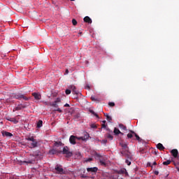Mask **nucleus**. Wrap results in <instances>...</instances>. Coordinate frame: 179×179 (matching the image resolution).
I'll use <instances>...</instances> for the list:
<instances>
[{
    "label": "nucleus",
    "mask_w": 179,
    "mask_h": 179,
    "mask_svg": "<svg viewBox=\"0 0 179 179\" xmlns=\"http://www.w3.org/2000/svg\"><path fill=\"white\" fill-rule=\"evenodd\" d=\"M91 128H93L94 129H96L97 125L96 124H92L90 125Z\"/></svg>",
    "instance_id": "32"
},
{
    "label": "nucleus",
    "mask_w": 179,
    "mask_h": 179,
    "mask_svg": "<svg viewBox=\"0 0 179 179\" xmlns=\"http://www.w3.org/2000/svg\"><path fill=\"white\" fill-rule=\"evenodd\" d=\"M106 120H103L102 122H103V124H106Z\"/></svg>",
    "instance_id": "51"
},
{
    "label": "nucleus",
    "mask_w": 179,
    "mask_h": 179,
    "mask_svg": "<svg viewBox=\"0 0 179 179\" xmlns=\"http://www.w3.org/2000/svg\"><path fill=\"white\" fill-rule=\"evenodd\" d=\"M69 73V69H66V73H64V75H68Z\"/></svg>",
    "instance_id": "45"
},
{
    "label": "nucleus",
    "mask_w": 179,
    "mask_h": 179,
    "mask_svg": "<svg viewBox=\"0 0 179 179\" xmlns=\"http://www.w3.org/2000/svg\"><path fill=\"white\" fill-rule=\"evenodd\" d=\"M61 101V99L59 98H58L55 101V103H59Z\"/></svg>",
    "instance_id": "42"
},
{
    "label": "nucleus",
    "mask_w": 179,
    "mask_h": 179,
    "mask_svg": "<svg viewBox=\"0 0 179 179\" xmlns=\"http://www.w3.org/2000/svg\"><path fill=\"white\" fill-rule=\"evenodd\" d=\"M55 170L57 171V173L58 174H65L66 171H64L63 168L60 165H57L55 166Z\"/></svg>",
    "instance_id": "7"
},
{
    "label": "nucleus",
    "mask_w": 179,
    "mask_h": 179,
    "mask_svg": "<svg viewBox=\"0 0 179 179\" xmlns=\"http://www.w3.org/2000/svg\"><path fill=\"white\" fill-rule=\"evenodd\" d=\"M51 106H54L55 108H58V105H57V103L55 102L54 103H50V104Z\"/></svg>",
    "instance_id": "33"
},
{
    "label": "nucleus",
    "mask_w": 179,
    "mask_h": 179,
    "mask_svg": "<svg viewBox=\"0 0 179 179\" xmlns=\"http://www.w3.org/2000/svg\"><path fill=\"white\" fill-rule=\"evenodd\" d=\"M70 106H69V104H68V103H66V104H64V107H69Z\"/></svg>",
    "instance_id": "49"
},
{
    "label": "nucleus",
    "mask_w": 179,
    "mask_h": 179,
    "mask_svg": "<svg viewBox=\"0 0 179 179\" xmlns=\"http://www.w3.org/2000/svg\"><path fill=\"white\" fill-rule=\"evenodd\" d=\"M85 89L90 90V87L89 85H86Z\"/></svg>",
    "instance_id": "48"
},
{
    "label": "nucleus",
    "mask_w": 179,
    "mask_h": 179,
    "mask_svg": "<svg viewBox=\"0 0 179 179\" xmlns=\"http://www.w3.org/2000/svg\"><path fill=\"white\" fill-rule=\"evenodd\" d=\"M61 153V152H62V151H57V150H55V149H51V150H50V151H49V153L50 154V155H55V154H57V153Z\"/></svg>",
    "instance_id": "16"
},
{
    "label": "nucleus",
    "mask_w": 179,
    "mask_h": 179,
    "mask_svg": "<svg viewBox=\"0 0 179 179\" xmlns=\"http://www.w3.org/2000/svg\"><path fill=\"white\" fill-rule=\"evenodd\" d=\"M25 140L28 141L27 144L29 148L32 149L38 147V142L36 139H34V136L25 138Z\"/></svg>",
    "instance_id": "2"
},
{
    "label": "nucleus",
    "mask_w": 179,
    "mask_h": 179,
    "mask_svg": "<svg viewBox=\"0 0 179 179\" xmlns=\"http://www.w3.org/2000/svg\"><path fill=\"white\" fill-rule=\"evenodd\" d=\"M102 128H105V129L106 128V124H102Z\"/></svg>",
    "instance_id": "47"
},
{
    "label": "nucleus",
    "mask_w": 179,
    "mask_h": 179,
    "mask_svg": "<svg viewBox=\"0 0 179 179\" xmlns=\"http://www.w3.org/2000/svg\"><path fill=\"white\" fill-rule=\"evenodd\" d=\"M155 155H157V151H155Z\"/></svg>",
    "instance_id": "52"
},
{
    "label": "nucleus",
    "mask_w": 179,
    "mask_h": 179,
    "mask_svg": "<svg viewBox=\"0 0 179 179\" xmlns=\"http://www.w3.org/2000/svg\"><path fill=\"white\" fill-rule=\"evenodd\" d=\"M71 1H75V0H71Z\"/></svg>",
    "instance_id": "56"
},
{
    "label": "nucleus",
    "mask_w": 179,
    "mask_h": 179,
    "mask_svg": "<svg viewBox=\"0 0 179 179\" xmlns=\"http://www.w3.org/2000/svg\"><path fill=\"white\" fill-rule=\"evenodd\" d=\"M95 157H97V158H101V156L100 155V154L97 153V152H95L94 154Z\"/></svg>",
    "instance_id": "38"
},
{
    "label": "nucleus",
    "mask_w": 179,
    "mask_h": 179,
    "mask_svg": "<svg viewBox=\"0 0 179 179\" xmlns=\"http://www.w3.org/2000/svg\"><path fill=\"white\" fill-rule=\"evenodd\" d=\"M138 152H140V154L141 155H143L147 152L146 149L142 148H140V150H138Z\"/></svg>",
    "instance_id": "20"
},
{
    "label": "nucleus",
    "mask_w": 179,
    "mask_h": 179,
    "mask_svg": "<svg viewBox=\"0 0 179 179\" xmlns=\"http://www.w3.org/2000/svg\"><path fill=\"white\" fill-rule=\"evenodd\" d=\"M62 145H63V143L61 141H59V142L55 141V147H60V146H62Z\"/></svg>",
    "instance_id": "21"
},
{
    "label": "nucleus",
    "mask_w": 179,
    "mask_h": 179,
    "mask_svg": "<svg viewBox=\"0 0 179 179\" xmlns=\"http://www.w3.org/2000/svg\"><path fill=\"white\" fill-rule=\"evenodd\" d=\"M71 22H72V24H73V26H76V25L78 24V22H77L76 20H75V19H73Z\"/></svg>",
    "instance_id": "30"
},
{
    "label": "nucleus",
    "mask_w": 179,
    "mask_h": 179,
    "mask_svg": "<svg viewBox=\"0 0 179 179\" xmlns=\"http://www.w3.org/2000/svg\"><path fill=\"white\" fill-rule=\"evenodd\" d=\"M113 133L115 134V135H119V134H121V135H124L123 133H122L118 129H117L116 127L114 129V131H113Z\"/></svg>",
    "instance_id": "17"
},
{
    "label": "nucleus",
    "mask_w": 179,
    "mask_h": 179,
    "mask_svg": "<svg viewBox=\"0 0 179 179\" xmlns=\"http://www.w3.org/2000/svg\"><path fill=\"white\" fill-rule=\"evenodd\" d=\"M99 162L101 165L106 166V162H104V161H103L102 159H99Z\"/></svg>",
    "instance_id": "34"
},
{
    "label": "nucleus",
    "mask_w": 179,
    "mask_h": 179,
    "mask_svg": "<svg viewBox=\"0 0 179 179\" xmlns=\"http://www.w3.org/2000/svg\"><path fill=\"white\" fill-rule=\"evenodd\" d=\"M10 98L11 99H19V100H21V99H24L25 101H29V98L23 95V94H13L12 96H10Z\"/></svg>",
    "instance_id": "3"
},
{
    "label": "nucleus",
    "mask_w": 179,
    "mask_h": 179,
    "mask_svg": "<svg viewBox=\"0 0 179 179\" xmlns=\"http://www.w3.org/2000/svg\"><path fill=\"white\" fill-rule=\"evenodd\" d=\"M106 129H107V131H108V130H109V129H108V128H107Z\"/></svg>",
    "instance_id": "57"
},
{
    "label": "nucleus",
    "mask_w": 179,
    "mask_h": 179,
    "mask_svg": "<svg viewBox=\"0 0 179 179\" xmlns=\"http://www.w3.org/2000/svg\"><path fill=\"white\" fill-rule=\"evenodd\" d=\"M106 119L107 120L110 122L112 120V117L110 116H109L108 115H106Z\"/></svg>",
    "instance_id": "31"
},
{
    "label": "nucleus",
    "mask_w": 179,
    "mask_h": 179,
    "mask_svg": "<svg viewBox=\"0 0 179 179\" xmlns=\"http://www.w3.org/2000/svg\"><path fill=\"white\" fill-rule=\"evenodd\" d=\"M42 126H43V121L39 120L37 123V128H41Z\"/></svg>",
    "instance_id": "25"
},
{
    "label": "nucleus",
    "mask_w": 179,
    "mask_h": 179,
    "mask_svg": "<svg viewBox=\"0 0 179 179\" xmlns=\"http://www.w3.org/2000/svg\"><path fill=\"white\" fill-rule=\"evenodd\" d=\"M127 137H128V138H132L133 137H134V135L132 134H127Z\"/></svg>",
    "instance_id": "35"
},
{
    "label": "nucleus",
    "mask_w": 179,
    "mask_h": 179,
    "mask_svg": "<svg viewBox=\"0 0 179 179\" xmlns=\"http://www.w3.org/2000/svg\"><path fill=\"white\" fill-rule=\"evenodd\" d=\"M119 127H120V129H124V131H127V127L124 126V124H119Z\"/></svg>",
    "instance_id": "22"
},
{
    "label": "nucleus",
    "mask_w": 179,
    "mask_h": 179,
    "mask_svg": "<svg viewBox=\"0 0 179 179\" xmlns=\"http://www.w3.org/2000/svg\"><path fill=\"white\" fill-rule=\"evenodd\" d=\"M92 161H93V158L89 157V158L85 159L84 160V162L88 163V162H91Z\"/></svg>",
    "instance_id": "27"
},
{
    "label": "nucleus",
    "mask_w": 179,
    "mask_h": 179,
    "mask_svg": "<svg viewBox=\"0 0 179 179\" xmlns=\"http://www.w3.org/2000/svg\"><path fill=\"white\" fill-rule=\"evenodd\" d=\"M22 105H19L13 109V111L20 110H22Z\"/></svg>",
    "instance_id": "26"
},
{
    "label": "nucleus",
    "mask_w": 179,
    "mask_h": 179,
    "mask_svg": "<svg viewBox=\"0 0 179 179\" xmlns=\"http://www.w3.org/2000/svg\"><path fill=\"white\" fill-rule=\"evenodd\" d=\"M122 179H123V178H122Z\"/></svg>",
    "instance_id": "58"
},
{
    "label": "nucleus",
    "mask_w": 179,
    "mask_h": 179,
    "mask_svg": "<svg viewBox=\"0 0 179 179\" xmlns=\"http://www.w3.org/2000/svg\"><path fill=\"white\" fill-rule=\"evenodd\" d=\"M131 133L133 135L135 136V137H136L137 141H138V142H142V141H143L142 138H141L140 136H139L136 132H134V131H131Z\"/></svg>",
    "instance_id": "13"
},
{
    "label": "nucleus",
    "mask_w": 179,
    "mask_h": 179,
    "mask_svg": "<svg viewBox=\"0 0 179 179\" xmlns=\"http://www.w3.org/2000/svg\"><path fill=\"white\" fill-rule=\"evenodd\" d=\"M125 162L126 164H127L128 166H130L131 164V161H129V159H126Z\"/></svg>",
    "instance_id": "36"
},
{
    "label": "nucleus",
    "mask_w": 179,
    "mask_h": 179,
    "mask_svg": "<svg viewBox=\"0 0 179 179\" xmlns=\"http://www.w3.org/2000/svg\"><path fill=\"white\" fill-rule=\"evenodd\" d=\"M69 88L72 91V92L76 95L74 98H78L77 95L80 94L79 91L77 90L75 85H70Z\"/></svg>",
    "instance_id": "6"
},
{
    "label": "nucleus",
    "mask_w": 179,
    "mask_h": 179,
    "mask_svg": "<svg viewBox=\"0 0 179 179\" xmlns=\"http://www.w3.org/2000/svg\"><path fill=\"white\" fill-rule=\"evenodd\" d=\"M89 138L90 134L88 133H85L83 136L78 137V141L82 140L83 141H86Z\"/></svg>",
    "instance_id": "9"
},
{
    "label": "nucleus",
    "mask_w": 179,
    "mask_h": 179,
    "mask_svg": "<svg viewBox=\"0 0 179 179\" xmlns=\"http://www.w3.org/2000/svg\"><path fill=\"white\" fill-rule=\"evenodd\" d=\"M55 111H58L59 113H62V110L60 108H57V110H55Z\"/></svg>",
    "instance_id": "46"
},
{
    "label": "nucleus",
    "mask_w": 179,
    "mask_h": 179,
    "mask_svg": "<svg viewBox=\"0 0 179 179\" xmlns=\"http://www.w3.org/2000/svg\"><path fill=\"white\" fill-rule=\"evenodd\" d=\"M106 115H108L107 113H104V115L106 117Z\"/></svg>",
    "instance_id": "55"
},
{
    "label": "nucleus",
    "mask_w": 179,
    "mask_h": 179,
    "mask_svg": "<svg viewBox=\"0 0 179 179\" xmlns=\"http://www.w3.org/2000/svg\"><path fill=\"white\" fill-rule=\"evenodd\" d=\"M119 176L117 174L112 175L111 178L112 179H118Z\"/></svg>",
    "instance_id": "29"
},
{
    "label": "nucleus",
    "mask_w": 179,
    "mask_h": 179,
    "mask_svg": "<svg viewBox=\"0 0 179 179\" xmlns=\"http://www.w3.org/2000/svg\"><path fill=\"white\" fill-rule=\"evenodd\" d=\"M171 155H173V157L174 158H177L178 157V150L177 149H173L171 151Z\"/></svg>",
    "instance_id": "11"
},
{
    "label": "nucleus",
    "mask_w": 179,
    "mask_h": 179,
    "mask_svg": "<svg viewBox=\"0 0 179 179\" xmlns=\"http://www.w3.org/2000/svg\"><path fill=\"white\" fill-rule=\"evenodd\" d=\"M10 101L8 99L6 100V102H9Z\"/></svg>",
    "instance_id": "53"
},
{
    "label": "nucleus",
    "mask_w": 179,
    "mask_h": 179,
    "mask_svg": "<svg viewBox=\"0 0 179 179\" xmlns=\"http://www.w3.org/2000/svg\"><path fill=\"white\" fill-rule=\"evenodd\" d=\"M44 103H45V105H48V103H47V102H45Z\"/></svg>",
    "instance_id": "54"
},
{
    "label": "nucleus",
    "mask_w": 179,
    "mask_h": 179,
    "mask_svg": "<svg viewBox=\"0 0 179 179\" xmlns=\"http://www.w3.org/2000/svg\"><path fill=\"white\" fill-rule=\"evenodd\" d=\"M120 145L122 148V150L120 151L122 156L131 159V156L129 151L128 144L124 141H121Z\"/></svg>",
    "instance_id": "1"
},
{
    "label": "nucleus",
    "mask_w": 179,
    "mask_h": 179,
    "mask_svg": "<svg viewBox=\"0 0 179 179\" xmlns=\"http://www.w3.org/2000/svg\"><path fill=\"white\" fill-rule=\"evenodd\" d=\"M1 135L3 137L6 138H11L13 136V134L12 133L6 131H1Z\"/></svg>",
    "instance_id": "8"
},
{
    "label": "nucleus",
    "mask_w": 179,
    "mask_h": 179,
    "mask_svg": "<svg viewBox=\"0 0 179 179\" xmlns=\"http://www.w3.org/2000/svg\"><path fill=\"white\" fill-rule=\"evenodd\" d=\"M63 155H67V157H71L73 155V153L69 151V149L68 148V146H64V148H63Z\"/></svg>",
    "instance_id": "5"
},
{
    "label": "nucleus",
    "mask_w": 179,
    "mask_h": 179,
    "mask_svg": "<svg viewBox=\"0 0 179 179\" xmlns=\"http://www.w3.org/2000/svg\"><path fill=\"white\" fill-rule=\"evenodd\" d=\"M71 93V90H66V94L69 95Z\"/></svg>",
    "instance_id": "37"
},
{
    "label": "nucleus",
    "mask_w": 179,
    "mask_h": 179,
    "mask_svg": "<svg viewBox=\"0 0 179 179\" xmlns=\"http://www.w3.org/2000/svg\"><path fill=\"white\" fill-rule=\"evenodd\" d=\"M105 138L112 141L113 139V136L110 134H106Z\"/></svg>",
    "instance_id": "18"
},
{
    "label": "nucleus",
    "mask_w": 179,
    "mask_h": 179,
    "mask_svg": "<svg viewBox=\"0 0 179 179\" xmlns=\"http://www.w3.org/2000/svg\"><path fill=\"white\" fill-rule=\"evenodd\" d=\"M171 164V160L168 159V160H166V161H164L162 164H163L164 166H169V165Z\"/></svg>",
    "instance_id": "19"
},
{
    "label": "nucleus",
    "mask_w": 179,
    "mask_h": 179,
    "mask_svg": "<svg viewBox=\"0 0 179 179\" xmlns=\"http://www.w3.org/2000/svg\"><path fill=\"white\" fill-rule=\"evenodd\" d=\"M83 20H84L85 22H87L88 24H92V20L88 16L85 17Z\"/></svg>",
    "instance_id": "15"
},
{
    "label": "nucleus",
    "mask_w": 179,
    "mask_h": 179,
    "mask_svg": "<svg viewBox=\"0 0 179 179\" xmlns=\"http://www.w3.org/2000/svg\"><path fill=\"white\" fill-rule=\"evenodd\" d=\"M153 165L156 166L157 165V162H153Z\"/></svg>",
    "instance_id": "50"
},
{
    "label": "nucleus",
    "mask_w": 179,
    "mask_h": 179,
    "mask_svg": "<svg viewBox=\"0 0 179 179\" xmlns=\"http://www.w3.org/2000/svg\"><path fill=\"white\" fill-rule=\"evenodd\" d=\"M91 99H92V101H97V99H95L94 96H92V97H91Z\"/></svg>",
    "instance_id": "43"
},
{
    "label": "nucleus",
    "mask_w": 179,
    "mask_h": 179,
    "mask_svg": "<svg viewBox=\"0 0 179 179\" xmlns=\"http://www.w3.org/2000/svg\"><path fill=\"white\" fill-rule=\"evenodd\" d=\"M90 113L94 115L96 117L99 118V115L97 113H96L94 110H90Z\"/></svg>",
    "instance_id": "28"
},
{
    "label": "nucleus",
    "mask_w": 179,
    "mask_h": 179,
    "mask_svg": "<svg viewBox=\"0 0 179 179\" xmlns=\"http://www.w3.org/2000/svg\"><path fill=\"white\" fill-rule=\"evenodd\" d=\"M78 138L79 137H77L76 136L74 135H71L69 137V143L73 145H76V140H79Z\"/></svg>",
    "instance_id": "4"
},
{
    "label": "nucleus",
    "mask_w": 179,
    "mask_h": 179,
    "mask_svg": "<svg viewBox=\"0 0 179 179\" xmlns=\"http://www.w3.org/2000/svg\"><path fill=\"white\" fill-rule=\"evenodd\" d=\"M118 174H124L126 173V175H128V173L127 172V171L125 169L124 170H120L117 172Z\"/></svg>",
    "instance_id": "23"
},
{
    "label": "nucleus",
    "mask_w": 179,
    "mask_h": 179,
    "mask_svg": "<svg viewBox=\"0 0 179 179\" xmlns=\"http://www.w3.org/2000/svg\"><path fill=\"white\" fill-rule=\"evenodd\" d=\"M24 163H27V164H31L32 163V162H31V160H29V161H24Z\"/></svg>",
    "instance_id": "40"
},
{
    "label": "nucleus",
    "mask_w": 179,
    "mask_h": 179,
    "mask_svg": "<svg viewBox=\"0 0 179 179\" xmlns=\"http://www.w3.org/2000/svg\"><path fill=\"white\" fill-rule=\"evenodd\" d=\"M32 96L34 97V99L37 101L41 99V95L39 93H32Z\"/></svg>",
    "instance_id": "12"
},
{
    "label": "nucleus",
    "mask_w": 179,
    "mask_h": 179,
    "mask_svg": "<svg viewBox=\"0 0 179 179\" xmlns=\"http://www.w3.org/2000/svg\"><path fill=\"white\" fill-rule=\"evenodd\" d=\"M8 120H10V121H11V122H14V124H18V120H17V119H15V118H10V119H8Z\"/></svg>",
    "instance_id": "24"
},
{
    "label": "nucleus",
    "mask_w": 179,
    "mask_h": 179,
    "mask_svg": "<svg viewBox=\"0 0 179 179\" xmlns=\"http://www.w3.org/2000/svg\"><path fill=\"white\" fill-rule=\"evenodd\" d=\"M159 171H155V172H154V174L155 175H156V176H158L159 175Z\"/></svg>",
    "instance_id": "44"
},
{
    "label": "nucleus",
    "mask_w": 179,
    "mask_h": 179,
    "mask_svg": "<svg viewBox=\"0 0 179 179\" xmlns=\"http://www.w3.org/2000/svg\"><path fill=\"white\" fill-rule=\"evenodd\" d=\"M108 106H110V107H113V106H115V103H113V102H110V103H108Z\"/></svg>",
    "instance_id": "39"
},
{
    "label": "nucleus",
    "mask_w": 179,
    "mask_h": 179,
    "mask_svg": "<svg viewBox=\"0 0 179 179\" xmlns=\"http://www.w3.org/2000/svg\"><path fill=\"white\" fill-rule=\"evenodd\" d=\"M157 148L160 150V151H163L165 150V147L163 145L162 143H159L157 145Z\"/></svg>",
    "instance_id": "14"
},
{
    "label": "nucleus",
    "mask_w": 179,
    "mask_h": 179,
    "mask_svg": "<svg viewBox=\"0 0 179 179\" xmlns=\"http://www.w3.org/2000/svg\"><path fill=\"white\" fill-rule=\"evenodd\" d=\"M98 171L99 168H96V166H94V168H87V172L96 173Z\"/></svg>",
    "instance_id": "10"
},
{
    "label": "nucleus",
    "mask_w": 179,
    "mask_h": 179,
    "mask_svg": "<svg viewBox=\"0 0 179 179\" xmlns=\"http://www.w3.org/2000/svg\"><path fill=\"white\" fill-rule=\"evenodd\" d=\"M107 142H108V141L106 139L102 140V143H103V144H106Z\"/></svg>",
    "instance_id": "41"
}]
</instances>
